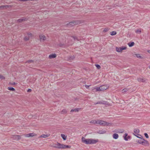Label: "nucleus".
<instances>
[{
  "mask_svg": "<svg viewBox=\"0 0 150 150\" xmlns=\"http://www.w3.org/2000/svg\"><path fill=\"white\" fill-rule=\"evenodd\" d=\"M128 90V88H124L122 90V93H125Z\"/></svg>",
  "mask_w": 150,
  "mask_h": 150,
  "instance_id": "30",
  "label": "nucleus"
},
{
  "mask_svg": "<svg viewBox=\"0 0 150 150\" xmlns=\"http://www.w3.org/2000/svg\"><path fill=\"white\" fill-rule=\"evenodd\" d=\"M74 58V56L70 57L68 59V60L69 61L71 62Z\"/></svg>",
  "mask_w": 150,
  "mask_h": 150,
  "instance_id": "28",
  "label": "nucleus"
},
{
  "mask_svg": "<svg viewBox=\"0 0 150 150\" xmlns=\"http://www.w3.org/2000/svg\"><path fill=\"white\" fill-rule=\"evenodd\" d=\"M134 44V42H129L128 43V45L129 47H132L133 46Z\"/></svg>",
  "mask_w": 150,
  "mask_h": 150,
  "instance_id": "20",
  "label": "nucleus"
},
{
  "mask_svg": "<svg viewBox=\"0 0 150 150\" xmlns=\"http://www.w3.org/2000/svg\"><path fill=\"white\" fill-rule=\"evenodd\" d=\"M122 50H126L127 48V47H121Z\"/></svg>",
  "mask_w": 150,
  "mask_h": 150,
  "instance_id": "42",
  "label": "nucleus"
},
{
  "mask_svg": "<svg viewBox=\"0 0 150 150\" xmlns=\"http://www.w3.org/2000/svg\"><path fill=\"white\" fill-rule=\"evenodd\" d=\"M33 62V61L32 60H28L27 61L29 63H31V62Z\"/></svg>",
  "mask_w": 150,
  "mask_h": 150,
  "instance_id": "46",
  "label": "nucleus"
},
{
  "mask_svg": "<svg viewBox=\"0 0 150 150\" xmlns=\"http://www.w3.org/2000/svg\"><path fill=\"white\" fill-rule=\"evenodd\" d=\"M8 7V5H2L0 6V8H7Z\"/></svg>",
  "mask_w": 150,
  "mask_h": 150,
  "instance_id": "22",
  "label": "nucleus"
},
{
  "mask_svg": "<svg viewBox=\"0 0 150 150\" xmlns=\"http://www.w3.org/2000/svg\"><path fill=\"white\" fill-rule=\"evenodd\" d=\"M63 144L57 142V144H54V147L58 149H63Z\"/></svg>",
  "mask_w": 150,
  "mask_h": 150,
  "instance_id": "4",
  "label": "nucleus"
},
{
  "mask_svg": "<svg viewBox=\"0 0 150 150\" xmlns=\"http://www.w3.org/2000/svg\"><path fill=\"white\" fill-rule=\"evenodd\" d=\"M137 57L139 58H142V56L139 54H136Z\"/></svg>",
  "mask_w": 150,
  "mask_h": 150,
  "instance_id": "36",
  "label": "nucleus"
},
{
  "mask_svg": "<svg viewBox=\"0 0 150 150\" xmlns=\"http://www.w3.org/2000/svg\"><path fill=\"white\" fill-rule=\"evenodd\" d=\"M134 132L135 133L137 134L139 133V129H135L134 130Z\"/></svg>",
  "mask_w": 150,
  "mask_h": 150,
  "instance_id": "26",
  "label": "nucleus"
},
{
  "mask_svg": "<svg viewBox=\"0 0 150 150\" xmlns=\"http://www.w3.org/2000/svg\"><path fill=\"white\" fill-rule=\"evenodd\" d=\"M62 137V138L64 140H65L66 139L67 136H66L64 134H61Z\"/></svg>",
  "mask_w": 150,
  "mask_h": 150,
  "instance_id": "24",
  "label": "nucleus"
},
{
  "mask_svg": "<svg viewBox=\"0 0 150 150\" xmlns=\"http://www.w3.org/2000/svg\"><path fill=\"white\" fill-rule=\"evenodd\" d=\"M139 135L140 136H138L135 135V136H136L137 138H139L140 139H141V138H143V137L141 135Z\"/></svg>",
  "mask_w": 150,
  "mask_h": 150,
  "instance_id": "41",
  "label": "nucleus"
},
{
  "mask_svg": "<svg viewBox=\"0 0 150 150\" xmlns=\"http://www.w3.org/2000/svg\"><path fill=\"white\" fill-rule=\"evenodd\" d=\"M5 78L2 75L0 74V79H5Z\"/></svg>",
  "mask_w": 150,
  "mask_h": 150,
  "instance_id": "37",
  "label": "nucleus"
},
{
  "mask_svg": "<svg viewBox=\"0 0 150 150\" xmlns=\"http://www.w3.org/2000/svg\"><path fill=\"white\" fill-rule=\"evenodd\" d=\"M82 140L83 142L86 144H95L98 142V139H86L83 137L82 138Z\"/></svg>",
  "mask_w": 150,
  "mask_h": 150,
  "instance_id": "1",
  "label": "nucleus"
},
{
  "mask_svg": "<svg viewBox=\"0 0 150 150\" xmlns=\"http://www.w3.org/2000/svg\"><path fill=\"white\" fill-rule=\"evenodd\" d=\"M117 34V33L115 31H113L112 32H111L110 33V34L111 35H115Z\"/></svg>",
  "mask_w": 150,
  "mask_h": 150,
  "instance_id": "29",
  "label": "nucleus"
},
{
  "mask_svg": "<svg viewBox=\"0 0 150 150\" xmlns=\"http://www.w3.org/2000/svg\"><path fill=\"white\" fill-rule=\"evenodd\" d=\"M28 36L29 37H31L32 36V34L31 33H28L27 34Z\"/></svg>",
  "mask_w": 150,
  "mask_h": 150,
  "instance_id": "44",
  "label": "nucleus"
},
{
  "mask_svg": "<svg viewBox=\"0 0 150 150\" xmlns=\"http://www.w3.org/2000/svg\"><path fill=\"white\" fill-rule=\"evenodd\" d=\"M9 83L10 84L13 85H16V84H17V83L14 82H10Z\"/></svg>",
  "mask_w": 150,
  "mask_h": 150,
  "instance_id": "39",
  "label": "nucleus"
},
{
  "mask_svg": "<svg viewBox=\"0 0 150 150\" xmlns=\"http://www.w3.org/2000/svg\"><path fill=\"white\" fill-rule=\"evenodd\" d=\"M148 67L150 69V65Z\"/></svg>",
  "mask_w": 150,
  "mask_h": 150,
  "instance_id": "50",
  "label": "nucleus"
},
{
  "mask_svg": "<svg viewBox=\"0 0 150 150\" xmlns=\"http://www.w3.org/2000/svg\"><path fill=\"white\" fill-rule=\"evenodd\" d=\"M95 66L98 69H100L101 68L99 64H95Z\"/></svg>",
  "mask_w": 150,
  "mask_h": 150,
  "instance_id": "35",
  "label": "nucleus"
},
{
  "mask_svg": "<svg viewBox=\"0 0 150 150\" xmlns=\"http://www.w3.org/2000/svg\"><path fill=\"white\" fill-rule=\"evenodd\" d=\"M90 86H91L90 85H85V86L86 88H88Z\"/></svg>",
  "mask_w": 150,
  "mask_h": 150,
  "instance_id": "45",
  "label": "nucleus"
},
{
  "mask_svg": "<svg viewBox=\"0 0 150 150\" xmlns=\"http://www.w3.org/2000/svg\"><path fill=\"white\" fill-rule=\"evenodd\" d=\"M63 44H59V46H63Z\"/></svg>",
  "mask_w": 150,
  "mask_h": 150,
  "instance_id": "49",
  "label": "nucleus"
},
{
  "mask_svg": "<svg viewBox=\"0 0 150 150\" xmlns=\"http://www.w3.org/2000/svg\"><path fill=\"white\" fill-rule=\"evenodd\" d=\"M137 80L139 82H146V79H142L140 78H139L137 79Z\"/></svg>",
  "mask_w": 150,
  "mask_h": 150,
  "instance_id": "13",
  "label": "nucleus"
},
{
  "mask_svg": "<svg viewBox=\"0 0 150 150\" xmlns=\"http://www.w3.org/2000/svg\"><path fill=\"white\" fill-rule=\"evenodd\" d=\"M50 136V134H43L41 135V137L45 138L49 137Z\"/></svg>",
  "mask_w": 150,
  "mask_h": 150,
  "instance_id": "16",
  "label": "nucleus"
},
{
  "mask_svg": "<svg viewBox=\"0 0 150 150\" xmlns=\"http://www.w3.org/2000/svg\"><path fill=\"white\" fill-rule=\"evenodd\" d=\"M118 135L116 133H114L113 135V137L115 139H117L118 138Z\"/></svg>",
  "mask_w": 150,
  "mask_h": 150,
  "instance_id": "15",
  "label": "nucleus"
},
{
  "mask_svg": "<svg viewBox=\"0 0 150 150\" xmlns=\"http://www.w3.org/2000/svg\"><path fill=\"white\" fill-rule=\"evenodd\" d=\"M95 89L96 90L95 91L96 92L98 91H101L100 86L99 87H97L96 88H94L93 90V91Z\"/></svg>",
  "mask_w": 150,
  "mask_h": 150,
  "instance_id": "18",
  "label": "nucleus"
},
{
  "mask_svg": "<svg viewBox=\"0 0 150 150\" xmlns=\"http://www.w3.org/2000/svg\"><path fill=\"white\" fill-rule=\"evenodd\" d=\"M56 57V55L55 54H52L49 55V57L50 59H53Z\"/></svg>",
  "mask_w": 150,
  "mask_h": 150,
  "instance_id": "12",
  "label": "nucleus"
},
{
  "mask_svg": "<svg viewBox=\"0 0 150 150\" xmlns=\"http://www.w3.org/2000/svg\"><path fill=\"white\" fill-rule=\"evenodd\" d=\"M135 32L137 33L140 34L141 33V31L140 30L138 29Z\"/></svg>",
  "mask_w": 150,
  "mask_h": 150,
  "instance_id": "32",
  "label": "nucleus"
},
{
  "mask_svg": "<svg viewBox=\"0 0 150 150\" xmlns=\"http://www.w3.org/2000/svg\"><path fill=\"white\" fill-rule=\"evenodd\" d=\"M100 87L101 91H103L108 89L109 88V86L108 85H105L101 86Z\"/></svg>",
  "mask_w": 150,
  "mask_h": 150,
  "instance_id": "6",
  "label": "nucleus"
},
{
  "mask_svg": "<svg viewBox=\"0 0 150 150\" xmlns=\"http://www.w3.org/2000/svg\"><path fill=\"white\" fill-rule=\"evenodd\" d=\"M29 37L28 36H25L24 38V40L25 41L28 40H29Z\"/></svg>",
  "mask_w": 150,
  "mask_h": 150,
  "instance_id": "34",
  "label": "nucleus"
},
{
  "mask_svg": "<svg viewBox=\"0 0 150 150\" xmlns=\"http://www.w3.org/2000/svg\"><path fill=\"white\" fill-rule=\"evenodd\" d=\"M80 110V108H75L72 109L71 110L70 112H76L79 111Z\"/></svg>",
  "mask_w": 150,
  "mask_h": 150,
  "instance_id": "14",
  "label": "nucleus"
},
{
  "mask_svg": "<svg viewBox=\"0 0 150 150\" xmlns=\"http://www.w3.org/2000/svg\"><path fill=\"white\" fill-rule=\"evenodd\" d=\"M123 137L124 139L126 141H128V139H129L130 138V136H128V134L127 133H125Z\"/></svg>",
  "mask_w": 150,
  "mask_h": 150,
  "instance_id": "9",
  "label": "nucleus"
},
{
  "mask_svg": "<svg viewBox=\"0 0 150 150\" xmlns=\"http://www.w3.org/2000/svg\"><path fill=\"white\" fill-rule=\"evenodd\" d=\"M8 90L12 91H15V89L12 87H8Z\"/></svg>",
  "mask_w": 150,
  "mask_h": 150,
  "instance_id": "27",
  "label": "nucleus"
},
{
  "mask_svg": "<svg viewBox=\"0 0 150 150\" xmlns=\"http://www.w3.org/2000/svg\"><path fill=\"white\" fill-rule=\"evenodd\" d=\"M98 124L100 125L101 126H110L111 123L107 122L104 121L99 120H98Z\"/></svg>",
  "mask_w": 150,
  "mask_h": 150,
  "instance_id": "2",
  "label": "nucleus"
},
{
  "mask_svg": "<svg viewBox=\"0 0 150 150\" xmlns=\"http://www.w3.org/2000/svg\"><path fill=\"white\" fill-rule=\"evenodd\" d=\"M105 131L103 130H99L98 132V133L100 134H103L105 133Z\"/></svg>",
  "mask_w": 150,
  "mask_h": 150,
  "instance_id": "25",
  "label": "nucleus"
},
{
  "mask_svg": "<svg viewBox=\"0 0 150 150\" xmlns=\"http://www.w3.org/2000/svg\"><path fill=\"white\" fill-rule=\"evenodd\" d=\"M142 144L145 146H148L149 145V143L147 141L144 139Z\"/></svg>",
  "mask_w": 150,
  "mask_h": 150,
  "instance_id": "7",
  "label": "nucleus"
},
{
  "mask_svg": "<svg viewBox=\"0 0 150 150\" xmlns=\"http://www.w3.org/2000/svg\"><path fill=\"white\" fill-rule=\"evenodd\" d=\"M141 139L139 140H138L137 141V142L139 143L140 144H142V142H143V140L144 139L142 138L140 139Z\"/></svg>",
  "mask_w": 150,
  "mask_h": 150,
  "instance_id": "21",
  "label": "nucleus"
},
{
  "mask_svg": "<svg viewBox=\"0 0 150 150\" xmlns=\"http://www.w3.org/2000/svg\"><path fill=\"white\" fill-rule=\"evenodd\" d=\"M144 136H145L147 138H149V136H148V134L146 133H145L144 134Z\"/></svg>",
  "mask_w": 150,
  "mask_h": 150,
  "instance_id": "40",
  "label": "nucleus"
},
{
  "mask_svg": "<svg viewBox=\"0 0 150 150\" xmlns=\"http://www.w3.org/2000/svg\"><path fill=\"white\" fill-rule=\"evenodd\" d=\"M26 18L23 17L22 18L19 19L17 20V21L19 23H21L24 21L27 20Z\"/></svg>",
  "mask_w": 150,
  "mask_h": 150,
  "instance_id": "11",
  "label": "nucleus"
},
{
  "mask_svg": "<svg viewBox=\"0 0 150 150\" xmlns=\"http://www.w3.org/2000/svg\"><path fill=\"white\" fill-rule=\"evenodd\" d=\"M147 52L148 53H149L150 54V50H148L147 51Z\"/></svg>",
  "mask_w": 150,
  "mask_h": 150,
  "instance_id": "48",
  "label": "nucleus"
},
{
  "mask_svg": "<svg viewBox=\"0 0 150 150\" xmlns=\"http://www.w3.org/2000/svg\"><path fill=\"white\" fill-rule=\"evenodd\" d=\"M116 50L117 52H120L122 51L121 47H116Z\"/></svg>",
  "mask_w": 150,
  "mask_h": 150,
  "instance_id": "17",
  "label": "nucleus"
},
{
  "mask_svg": "<svg viewBox=\"0 0 150 150\" xmlns=\"http://www.w3.org/2000/svg\"><path fill=\"white\" fill-rule=\"evenodd\" d=\"M98 120H92L89 122L90 123H92L93 124H98Z\"/></svg>",
  "mask_w": 150,
  "mask_h": 150,
  "instance_id": "10",
  "label": "nucleus"
},
{
  "mask_svg": "<svg viewBox=\"0 0 150 150\" xmlns=\"http://www.w3.org/2000/svg\"><path fill=\"white\" fill-rule=\"evenodd\" d=\"M109 30V29L108 28H105L103 30L104 32H107Z\"/></svg>",
  "mask_w": 150,
  "mask_h": 150,
  "instance_id": "38",
  "label": "nucleus"
},
{
  "mask_svg": "<svg viewBox=\"0 0 150 150\" xmlns=\"http://www.w3.org/2000/svg\"><path fill=\"white\" fill-rule=\"evenodd\" d=\"M67 111L66 110V109H63L62 111V114H64L66 113L67 112Z\"/></svg>",
  "mask_w": 150,
  "mask_h": 150,
  "instance_id": "31",
  "label": "nucleus"
},
{
  "mask_svg": "<svg viewBox=\"0 0 150 150\" xmlns=\"http://www.w3.org/2000/svg\"><path fill=\"white\" fill-rule=\"evenodd\" d=\"M70 147V146L69 145L63 144V149H68Z\"/></svg>",
  "mask_w": 150,
  "mask_h": 150,
  "instance_id": "23",
  "label": "nucleus"
},
{
  "mask_svg": "<svg viewBox=\"0 0 150 150\" xmlns=\"http://www.w3.org/2000/svg\"><path fill=\"white\" fill-rule=\"evenodd\" d=\"M40 41L41 42H43L45 39V37L44 35H41L39 36Z\"/></svg>",
  "mask_w": 150,
  "mask_h": 150,
  "instance_id": "8",
  "label": "nucleus"
},
{
  "mask_svg": "<svg viewBox=\"0 0 150 150\" xmlns=\"http://www.w3.org/2000/svg\"><path fill=\"white\" fill-rule=\"evenodd\" d=\"M72 38L74 39V40H79L77 39V38L76 36H73L72 37Z\"/></svg>",
  "mask_w": 150,
  "mask_h": 150,
  "instance_id": "43",
  "label": "nucleus"
},
{
  "mask_svg": "<svg viewBox=\"0 0 150 150\" xmlns=\"http://www.w3.org/2000/svg\"><path fill=\"white\" fill-rule=\"evenodd\" d=\"M31 89H29L27 90V92H30L31 91Z\"/></svg>",
  "mask_w": 150,
  "mask_h": 150,
  "instance_id": "47",
  "label": "nucleus"
},
{
  "mask_svg": "<svg viewBox=\"0 0 150 150\" xmlns=\"http://www.w3.org/2000/svg\"><path fill=\"white\" fill-rule=\"evenodd\" d=\"M79 23V22L78 21H73L67 23V25L68 26H73L78 24Z\"/></svg>",
  "mask_w": 150,
  "mask_h": 150,
  "instance_id": "3",
  "label": "nucleus"
},
{
  "mask_svg": "<svg viewBox=\"0 0 150 150\" xmlns=\"http://www.w3.org/2000/svg\"><path fill=\"white\" fill-rule=\"evenodd\" d=\"M107 103L108 102L107 101L102 100L98 101L96 103H94V104L96 105L97 104H101L106 105L107 104Z\"/></svg>",
  "mask_w": 150,
  "mask_h": 150,
  "instance_id": "5",
  "label": "nucleus"
},
{
  "mask_svg": "<svg viewBox=\"0 0 150 150\" xmlns=\"http://www.w3.org/2000/svg\"><path fill=\"white\" fill-rule=\"evenodd\" d=\"M33 133H30L28 134H27V137H33Z\"/></svg>",
  "mask_w": 150,
  "mask_h": 150,
  "instance_id": "33",
  "label": "nucleus"
},
{
  "mask_svg": "<svg viewBox=\"0 0 150 150\" xmlns=\"http://www.w3.org/2000/svg\"><path fill=\"white\" fill-rule=\"evenodd\" d=\"M13 137L18 140L19 139H21V137L19 135H14L13 136Z\"/></svg>",
  "mask_w": 150,
  "mask_h": 150,
  "instance_id": "19",
  "label": "nucleus"
}]
</instances>
